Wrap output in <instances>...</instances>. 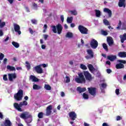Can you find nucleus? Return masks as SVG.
Listing matches in <instances>:
<instances>
[{
  "instance_id": "obj_1",
  "label": "nucleus",
  "mask_w": 126,
  "mask_h": 126,
  "mask_svg": "<svg viewBox=\"0 0 126 126\" xmlns=\"http://www.w3.org/2000/svg\"><path fill=\"white\" fill-rule=\"evenodd\" d=\"M27 105H28V102H27L26 100H24L23 102H20L19 104L18 103H14V107L16 110L19 111V112H22V108H21V107H22V106H27Z\"/></svg>"
},
{
  "instance_id": "obj_2",
  "label": "nucleus",
  "mask_w": 126,
  "mask_h": 126,
  "mask_svg": "<svg viewBox=\"0 0 126 126\" xmlns=\"http://www.w3.org/2000/svg\"><path fill=\"white\" fill-rule=\"evenodd\" d=\"M78 77H77L75 79V81L77 82V83H85L86 82V80H85V77H84V75L82 73H79L78 74Z\"/></svg>"
},
{
  "instance_id": "obj_3",
  "label": "nucleus",
  "mask_w": 126,
  "mask_h": 126,
  "mask_svg": "<svg viewBox=\"0 0 126 126\" xmlns=\"http://www.w3.org/2000/svg\"><path fill=\"white\" fill-rule=\"evenodd\" d=\"M23 97V90H19L17 93L15 94L14 95V98L17 101H21L22 98Z\"/></svg>"
},
{
  "instance_id": "obj_4",
  "label": "nucleus",
  "mask_w": 126,
  "mask_h": 126,
  "mask_svg": "<svg viewBox=\"0 0 126 126\" xmlns=\"http://www.w3.org/2000/svg\"><path fill=\"white\" fill-rule=\"evenodd\" d=\"M84 75L87 81H92L94 77H92V75L87 71H84Z\"/></svg>"
},
{
  "instance_id": "obj_5",
  "label": "nucleus",
  "mask_w": 126,
  "mask_h": 126,
  "mask_svg": "<svg viewBox=\"0 0 126 126\" xmlns=\"http://www.w3.org/2000/svg\"><path fill=\"white\" fill-rule=\"evenodd\" d=\"M78 30L79 31H80V33H81V34H88V29L83 26H79Z\"/></svg>"
},
{
  "instance_id": "obj_6",
  "label": "nucleus",
  "mask_w": 126,
  "mask_h": 126,
  "mask_svg": "<svg viewBox=\"0 0 126 126\" xmlns=\"http://www.w3.org/2000/svg\"><path fill=\"white\" fill-rule=\"evenodd\" d=\"M87 52L90 56H85L87 60H90V59H93V58H94V53H93V51H92V49H88Z\"/></svg>"
},
{
  "instance_id": "obj_7",
  "label": "nucleus",
  "mask_w": 126,
  "mask_h": 126,
  "mask_svg": "<svg viewBox=\"0 0 126 126\" xmlns=\"http://www.w3.org/2000/svg\"><path fill=\"white\" fill-rule=\"evenodd\" d=\"M89 93L92 95V96H96V92L97 91V89L94 87L88 88Z\"/></svg>"
},
{
  "instance_id": "obj_8",
  "label": "nucleus",
  "mask_w": 126,
  "mask_h": 126,
  "mask_svg": "<svg viewBox=\"0 0 126 126\" xmlns=\"http://www.w3.org/2000/svg\"><path fill=\"white\" fill-rule=\"evenodd\" d=\"M90 45L92 49H96V48L98 47V41L94 39H93L91 41Z\"/></svg>"
},
{
  "instance_id": "obj_9",
  "label": "nucleus",
  "mask_w": 126,
  "mask_h": 126,
  "mask_svg": "<svg viewBox=\"0 0 126 126\" xmlns=\"http://www.w3.org/2000/svg\"><path fill=\"white\" fill-rule=\"evenodd\" d=\"M20 117L21 119H23L24 120H26L27 119L31 118V116L29 115V113L27 112L22 113L20 115Z\"/></svg>"
},
{
  "instance_id": "obj_10",
  "label": "nucleus",
  "mask_w": 126,
  "mask_h": 126,
  "mask_svg": "<svg viewBox=\"0 0 126 126\" xmlns=\"http://www.w3.org/2000/svg\"><path fill=\"white\" fill-rule=\"evenodd\" d=\"M14 30L15 32L18 33L19 35H21V31H20V26L17 24H13Z\"/></svg>"
},
{
  "instance_id": "obj_11",
  "label": "nucleus",
  "mask_w": 126,
  "mask_h": 126,
  "mask_svg": "<svg viewBox=\"0 0 126 126\" xmlns=\"http://www.w3.org/2000/svg\"><path fill=\"white\" fill-rule=\"evenodd\" d=\"M69 117L71 121H75V119L77 118V115L74 111H72L68 114Z\"/></svg>"
},
{
  "instance_id": "obj_12",
  "label": "nucleus",
  "mask_w": 126,
  "mask_h": 126,
  "mask_svg": "<svg viewBox=\"0 0 126 126\" xmlns=\"http://www.w3.org/2000/svg\"><path fill=\"white\" fill-rule=\"evenodd\" d=\"M53 109V105H50L46 108V116H50L52 114V110Z\"/></svg>"
},
{
  "instance_id": "obj_13",
  "label": "nucleus",
  "mask_w": 126,
  "mask_h": 126,
  "mask_svg": "<svg viewBox=\"0 0 126 126\" xmlns=\"http://www.w3.org/2000/svg\"><path fill=\"white\" fill-rule=\"evenodd\" d=\"M35 70L37 73L41 74V73H43V69L41 68V65H38L34 67Z\"/></svg>"
},
{
  "instance_id": "obj_14",
  "label": "nucleus",
  "mask_w": 126,
  "mask_h": 126,
  "mask_svg": "<svg viewBox=\"0 0 126 126\" xmlns=\"http://www.w3.org/2000/svg\"><path fill=\"white\" fill-rule=\"evenodd\" d=\"M56 28L58 34L59 35L62 34V32H63V26H62V25L60 24H58L57 25H56Z\"/></svg>"
},
{
  "instance_id": "obj_15",
  "label": "nucleus",
  "mask_w": 126,
  "mask_h": 126,
  "mask_svg": "<svg viewBox=\"0 0 126 126\" xmlns=\"http://www.w3.org/2000/svg\"><path fill=\"white\" fill-rule=\"evenodd\" d=\"M8 75L9 81H13V79H15L17 77L16 74L15 73L8 74Z\"/></svg>"
},
{
  "instance_id": "obj_16",
  "label": "nucleus",
  "mask_w": 126,
  "mask_h": 126,
  "mask_svg": "<svg viewBox=\"0 0 126 126\" xmlns=\"http://www.w3.org/2000/svg\"><path fill=\"white\" fill-rule=\"evenodd\" d=\"M107 42L110 47L113 46V45L114 44V40L111 37H108L107 38Z\"/></svg>"
},
{
  "instance_id": "obj_17",
  "label": "nucleus",
  "mask_w": 126,
  "mask_h": 126,
  "mask_svg": "<svg viewBox=\"0 0 126 126\" xmlns=\"http://www.w3.org/2000/svg\"><path fill=\"white\" fill-rule=\"evenodd\" d=\"M118 6L119 7H126V0H119Z\"/></svg>"
},
{
  "instance_id": "obj_18",
  "label": "nucleus",
  "mask_w": 126,
  "mask_h": 126,
  "mask_svg": "<svg viewBox=\"0 0 126 126\" xmlns=\"http://www.w3.org/2000/svg\"><path fill=\"white\" fill-rule=\"evenodd\" d=\"M107 59H108V60L110 61V62H114V61L117 60V56L113 55L108 56H107Z\"/></svg>"
},
{
  "instance_id": "obj_19",
  "label": "nucleus",
  "mask_w": 126,
  "mask_h": 126,
  "mask_svg": "<svg viewBox=\"0 0 126 126\" xmlns=\"http://www.w3.org/2000/svg\"><path fill=\"white\" fill-rule=\"evenodd\" d=\"M104 12H107L108 14V17L109 18L112 17V11L108 8H105L104 9Z\"/></svg>"
},
{
  "instance_id": "obj_20",
  "label": "nucleus",
  "mask_w": 126,
  "mask_h": 126,
  "mask_svg": "<svg viewBox=\"0 0 126 126\" xmlns=\"http://www.w3.org/2000/svg\"><path fill=\"white\" fill-rule=\"evenodd\" d=\"M120 38L121 39V43H124L125 41L126 40V33H125L124 34H123V35H121L120 36Z\"/></svg>"
},
{
  "instance_id": "obj_21",
  "label": "nucleus",
  "mask_w": 126,
  "mask_h": 126,
  "mask_svg": "<svg viewBox=\"0 0 126 126\" xmlns=\"http://www.w3.org/2000/svg\"><path fill=\"white\" fill-rule=\"evenodd\" d=\"M116 68L117 69H121L122 68H125V65L123 63H119L116 65Z\"/></svg>"
},
{
  "instance_id": "obj_22",
  "label": "nucleus",
  "mask_w": 126,
  "mask_h": 126,
  "mask_svg": "<svg viewBox=\"0 0 126 126\" xmlns=\"http://www.w3.org/2000/svg\"><path fill=\"white\" fill-rule=\"evenodd\" d=\"M30 78L32 80L33 82H38V81H39V79H38V78L32 75L30 76Z\"/></svg>"
},
{
  "instance_id": "obj_23",
  "label": "nucleus",
  "mask_w": 126,
  "mask_h": 126,
  "mask_svg": "<svg viewBox=\"0 0 126 126\" xmlns=\"http://www.w3.org/2000/svg\"><path fill=\"white\" fill-rule=\"evenodd\" d=\"M77 91L79 92V93H82V92H85L86 91V88H81L80 87H78L77 88Z\"/></svg>"
},
{
  "instance_id": "obj_24",
  "label": "nucleus",
  "mask_w": 126,
  "mask_h": 126,
  "mask_svg": "<svg viewBox=\"0 0 126 126\" xmlns=\"http://www.w3.org/2000/svg\"><path fill=\"white\" fill-rule=\"evenodd\" d=\"M32 88L33 90H40V89H42V86L36 84H34L33 85Z\"/></svg>"
},
{
  "instance_id": "obj_25",
  "label": "nucleus",
  "mask_w": 126,
  "mask_h": 126,
  "mask_svg": "<svg viewBox=\"0 0 126 126\" xmlns=\"http://www.w3.org/2000/svg\"><path fill=\"white\" fill-rule=\"evenodd\" d=\"M3 125L4 126H11V122L9 120H5Z\"/></svg>"
},
{
  "instance_id": "obj_26",
  "label": "nucleus",
  "mask_w": 126,
  "mask_h": 126,
  "mask_svg": "<svg viewBox=\"0 0 126 126\" xmlns=\"http://www.w3.org/2000/svg\"><path fill=\"white\" fill-rule=\"evenodd\" d=\"M118 56L120 58H126V52H120L118 53Z\"/></svg>"
},
{
  "instance_id": "obj_27",
  "label": "nucleus",
  "mask_w": 126,
  "mask_h": 126,
  "mask_svg": "<svg viewBox=\"0 0 126 126\" xmlns=\"http://www.w3.org/2000/svg\"><path fill=\"white\" fill-rule=\"evenodd\" d=\"M7 69L10 70V71H15V70H16L15 67L9 65H7Z\"/></svg>"
},
{
  "instance_id": "obj_28",
  "label": "nucleus",
  "mask_w": 126,
  "mask_h": 126,
  "mask_svg": "<svg viewBox=\"0 0 126 126\" xmlns=\"http://www.w3.org/2000/svg\"><path fill=\"white\" fill-rule=\"evenodd\" d=\"M88 67L90 70V71H94L95 70V68L93 66V65L91 64H89L88 65Z\"/></svg>"
},
{
  "instance_id": "obj_29",
  "label": "nucleus",
  "mask_w": 126,
  "mask_h": 126,
  "mask_svg": "<svg viewBox=\"0 0 126 126\" xmlns=\"http://www.w3.org/2000/svg\"><path fill=\"white\" fill-rule=\"evenodd\" d=\"M94 11L96 17H100V16H101V11H100V10L95 9L94 10Z\"/></svg>"
},
{
  "instance_id": "obj_30",
  "label": "nucleus",
  "mask_w": 126,
  "mask_h": 126,
  "mask_svg": "<svg viewBox=\"0 0 126 126\" xmlns=\"http://www.w3.org/2000/svg\"><path fill=\"white\" fill-rule=\"evenodd\" d=\"M100 88L101 90H103V89H105L107 87V84L106 83H102L101 85H99Z\"/></svg>"
},
{
  "instance_id": "obj_31",
  "label": "nucleus",
  "mask_w": 126,
  "mask_h": 126,
  "mask_svg": "<svg viewBox=\"0 0 126 126\" xmlns=\"http://www.w3.org/2000/svg\"><path fill=\"white\" fill-rule=\"evenodd\" d=\"M51 28H52L53 33H57V26H51Z\"/></svg>"
},
{
  "instance_id": "obj_32",
  "label": "nucleus",
  "mask_w": 126,
  "mask_h": 126,
  "mask_svg": "<svg viewBox=\"0 0 126 126\" xmlns=\"http://www.w3.org/2000/svg\"><path fill=\"white\" fill-rule=\"evenodd\" d=\"M12 45H13V46H14V47H15V48H19V43L15 42V41H13L12 42Z\"/></svg>"
},
{
  "instance_id": "obj_33",
  "label": "nucleus",
  "mask_w": 126,
  "mask_h": 126,
  "mask_svg": "<svg viewBox=\"0 0 126 126\" xmlns=\"http://www.w3.org/2000/svg\"><path fill=\"white\" fill-rule=\"evenodd\" d=\"M26 66L28 70H29L31 68V65L30 64V63H29L28 62H26Z\"/></svg>"
},
{
  "instance_id": "obj_34",
  "label": "nucleus",
  "mask_w": 126,
  "mask_h": 126,
  "mask_svg": "<svg viewBox=\"0 0 126 126\" xmlns=\"http://www.w3.org/2000/svg\"><path fill=\"white\" fill-rule=\"evenodd\" d=\"M73 36V34H72V32H67L66 35V37L67 38H72Z\"/></svg>"
},
{
  "instance_id": "obj_35",
  "label": "nucleus",
  "mask_w": 126,
  "mask_h": 126,
  "mask_svg": "<svg viewBox=\"0 0 126 126\" xmlns=\"http://www.w3.org/2000/svg\"><path fill=\"white\" fill-rule=\"evenodd\" d=\"M102 47L103 49L106 51V52H108L109 51V49L108 48V46L106 43H103Z\"/></svg>"
},
{
  "instance_id": "obj_36",
  "label": "nucleus",
  "mask_w": 126,
  "mask_h": 126,
  "mask_svg": "<svg viewBox=\"0 0 126 126\" xmlns=\"http://www.w3.org/2000/svg\"><path fill=\"white\" fill-rule=\"evenodd\" d=\"M44 88L46 90H51L52 89V87L50 86L49 85L45 84L44 86Z\"/></svg>"
},
{
  "instance_id": "obj_37",
  "label": "nucleus",
  "mask_w": 126,
  "mask_h": 126,
  "mask_svg": "<svg viewBox=\"0 0 126 126\" xmlns=\"http://www.w3.org/2000/svg\"><path fill=\"white\" fill-rule=\"evenodd\" d=\"M73 19V18H72V17H68L67 18V23H72Z\"/></svg>"
},
{
  "instance_id": "obj_38",
  "label": "nucleus",
  "mask_w": 126,
  "mask_h": 126,
  "mask_svg": "<svg viewBox=\"0 0 126 126\" xmlns=\"http://www.w3.org/2000/svg\"><path fill=\"white\" fill-rule=\"evenodd\" d=\"M37 117L39 118V119H43L44 117V113H43V112H39Z\"/></svg>"
},
{
  "instance_id": "obj_39",
  "label": "nucleus",
  "mask_w": 126,
  "mask_h": 126,
  "mask_svg": "<svg viewBox=\"0 0 126 126\" xmlns=\"http://www.w3.org/2000/svg\"><path fill=\"white\" fill-rule=\"evenodd\" d=\"M69 12L72 15H76L77 14V11H76L75 10H70L69 11Z\"/></svg>"
},
{
  "instance_id": "obj_40",
  "label": "nucleus",
  "mask_w": 126,
  "mask_h": 126,
  "mask_svg": "<svg viewBox=\"0 0 126 126\" xmlns=\"http://www.w3.org/2000/svg\"><path fill=\"white\" fill-rule=\"evenodd\" d=\"M103 23L106 25V26H108L110 25V22H109V21H108L106 19H104L103 20Z\"/></svg>"
},
{
  "instance_id": "obj_41",
  "label": "nucleus",
  "mask_w": 126,
  "mask_h": 126,
  "mask_svg": "<svg viewBox=\"0 0 126 126\" xmlns=\"http://www.w3.org/2000/svg\"><path fill=\"white\" fill-rule=\"evenodd\" d=\"M80 67L82 69H83L84 70H86V69H87V67H86V65L83 64H81Z\"/></svg>"
},
{
  "instance_id": "obj_42",
  "label": "nucleus",
  "mask_w": 126,
  "mask_h": 126,
  "mask_svg": "<svg viewBox=\"0 0 126 126\" xmlns=\"http://www.w3.org/2000/svg\"><path fill=\"white\" fill-rule=\"evenodd\" d=\"M83 97L84 99H89V95L85 93L83 94Z\"/></svg>"
},
{
  "instance_id": "obj_43",
  "label": "nucleus",
  "mask_w": 126,
  "mask_h": 126,
  "mask_svg": "<svg viewBox=\"0 0 126 126\" xmlns=\"http://www.w3.org/2000/svg\"><path fill=\"white\" fill-rule=\"evenodd\" d=\"M66 83H69L70 82V78L69 76H66Z\"/></svg>"
},
{
  "instance_id": "obj_44",
  "label": "nucleus",
  "mask_w": 126,
  "mask_h": 126,
  "mask_svg": "<svg viewBox=\"0 0 126 126\" xmlns=\"http://www.w3.org/2000/svg\"><path fill=\"white\" fill-rule=\"evenodd\" d=\"M44 30L43 31V33H46V31L47 30V28H48V26L46 24H45L43 26Z\"/></svg>"
},
{
  "instance_id": "obj_45",
  "label": "nucleus",
  "mask_w": 126,
  "mask_h": 126,
  "mask_svg": "<svg viewBox=\"0 0 126 126\" xmlns=\"http://www.w3.org/2000/svg\"><path fill=\"white\" fill-rule=\"evenodd\" d=\"M3 80L4 81H7L8 79H7V75L5 74L3 76Z\"/></svg>"
},
{
  "instance_id": "obj_46",
  "label": "nucleus",
  "mask_w": 126,
  "mask_h": 126,
  "mask_svg": "<svg viewBox=\"0 0 126 126\" xmlns=\"http://www.w3.org/2000/svg\"><path fill=\"white\" fill-rule=\"evenodd\" d=\"M4 58V55L1 53H0V61H2Z\"/></svg>"
},
{
  "instance_id": "obj_47",
  "label": "nucleus",
  "mask_w": 126,
  "mask_h": 126,
  "mask_svg": "<svg viewBox=\"0 0 126 126\" xmlns=\"http://www.w3.org/2000/svg\"><path fill=\"white\" fill-rule=\"evenodd\" d=\"M119 63H124V64H126V60H118Z\"/></svg>"
},
{
  "instance_id": "obj_48",
  "label": "nucleus",
  "mask_w": 126,
  "mask_h": 126,
  "mask_svg": "<svg viewBox=\"0 0 126 126\" xmlns=\"http://www.w3.org/2000/svg\"><path fill=\"white\" fill-rule=\"evenodd\" d=\"M121 26H122V21H119V23H118L117 29H120Z\"/></svg>"
},
{
  "instance_id": "obj_49",
  "label": "nucleus",
  "mask_w": 126,
  "mask_h": 126,
  "mask_svg": "<svg viewBox=\"0 0 126 126\" xmlns=\"http://www.w3.org/2000/svg\"><path fill=\"white\" fill-rule=\"evenodd\" d=\"M5 26V22H3L0 23V28H3V27Z\"/></svg>"
},
{
  "instance_id": "obj_50",
  "label": "nucleus",
  "mask_w": 126,
  "mask_h": 126,
  "mask_svg": "<svg viewBox=\"0 0 126 126\" xmlns=\"http://www.w3.org/2000/svg\"><path fill=\"white\" fill-rule=\"evenodd\" d=\"M31 22L32 24H37V20H36L35 19H32L31 20Z\"/></svg>"
},
{
  "instance_id": "obj_51",
  "label": "nucleus",
  "mask_w": 126,
  "mask_h": 126,
  "mask_svg": "<svg viewBox=\"0 0 126 126\" xmlns=\"http://www.w3.org/2000/svg\"><path fill=\"white\" fill-rule=\"evenodd\" d=\"M102 35H104V36H107L108 35V32L105 31H103L102 32Z\"/></svg>"
},
{
  "instance_id": "obj_52",
  "label": "nucleus",
  "mask_w": 126,
  "mask_h": 126,
  "mask_svg": "<svg viewBox=\"0 0 126 126\" xmlns=\"http://www.w3.org/2000/svg\"><path fill=\"white\" fill-rule=\"evenodd\" d=\"M115 93L116 95H119L120 94V89H117L115 91Z\"/></svg>"
},
{
  "instance_id": "obj_53",
  "label": "nucleus",
  "mask_w": 126,
  "mask_h": 126,
  "mask_svg": "<svg viewBox=\"0 0 126 126\" xmlns=\"http://www.w3.org/2000/svg\"><path fill=\"white\" fill-rule=\"evenodd\" d=\"M122 120V117L120 116H118L116 117V121H121Z\"/></svg>"
},
{
  "instance_id": "obj_54",
  "label": "nucleus",
  "mask_w": 126,
  "mask_h": 126,
  "mask_svg": "<svg viewBox=\"0 0 126 126\" xmlns=\"http://www.w3.org/2000/svg\"><path fill=\"white\" fill-rule=\"evenodd\" d=\"M43 37H44V40H47V39H48V37H49V35H48L47 34H43Z\"/></svg>"
},
{
  "instance_id": "obj_55",
  "label": "nucleus",
  "mask_w": 126,
  "mask_h": 126,
  "mask_svg": "<svg viewBox=\"0 0 126 126\" xmlns=\"http://www.w3.org/2000/svg\"><path fill=\"white\" fill-rule=\"evenodd\" d=\"M3 63L4 64H6V63H7V59L4 58L3 61Z\"/></svg>"
},
{
  "instance_id": "obj_56",
  "label": "nucleus",
  "mask_w": 126,
  "mask_h": 126,
  "mask_svg": "<svg viewBox=\"0 0 126 126\" xmlns=\"http://www.w3.org/2000/svg\"><path fill=\"white\" fill-rule=\"evenodd\" d=\"M29 32H30V33L32 35H33V33H34V32H33V30H32V29L30 28V29H29Z\"/></svg>"
},
{
  "instance_id": "obj_57",
  "label": "nucleus",
  "mask_w": 126,
  "mask_h": 126,
  "mask_svg": "<svg viewBox=\"0 0 126 126\" xmlns=\"http://www.w3.org/2000/svg\"><path fill=\"white\" fill-rule=\"evenodd\" d=\"M61 20L62 21V22H63L64 20V18L63 17V15H61L60 17Z\"/></svg>"
},
{
  "instance_id": "obj_58",
  "label": "nucleus",
  "mask_w": 126,
  "mask_h": 126,
  "mask_svg": "<svg viewBox=\"0 0 126 126\" xmlns=\"http://www.w3.org/2000/svg\"><path fill=\"white\" fill-rule=\"evenodd\" d=\"M106 72L110 74L111 72H112V70L111 69H106Z\"/></svg>"
},
{
  "instance_id": "obj_59",
  "label": "nucleus",
  "mask_w": 126,
  "mask_h": 126,
  "mask_svg": "<svg viewBox=\"0 0 126 126\" xmlns=\"http://www.w3.org/2000/svg\"><path fill=\"white\" fill-rule=\"evenodd\" d=\"M32 6H33V7H35V8H37V7H38L36 3H32Z\"/></svg>"
},
{
  "instance_id": "obj_60",
  "label": "nucleus",
  "mask_w": 126,
  "mask_h": 126,
  "mask_svg": "<svg viewBox=\"0 0 126 126\" xmlns=\"http://www.w3.org/2000/svg\"><path fill=\"white\" fill-rule=\"evenodd\" d=\"M25 9H26L27 12H30V10L29 9V8L28 7H25Z\"/></svg>"
},
{
  "instance_id": "obj_61",
  "label": "nucleus",
  "mask_w": 126,
  "mask_h": 126,
  "mask_svg": "<svg viewBox=\"0 0 126 126\" xmlns=\"http://www.w3.org/2000/svg\"><path fill=\"white\" fill-rule=\"evenodd\" d=\"M41 48L42 49V50H45V49H46V45L42 44L41 45Z\"/></svg>"
},
{
  "instance_id": "obj_62",
  "label": "nucleus",
  "mask_w": 126,
  "mask_h": 126,
  "mask_svg": "<svg viewBox=\"0 0 126 126\" xmlns=\"http://www.w3.org/2000/svg\"><path fill=\"white\" fill-rule=\"evenodd\" d=\"M1 36H3V32H2V31H0V37H1Z\"/></svg>"
},
{
  "instance_id": "obj_63",
  "label": "nucleus",
  "mask_w": 126,
  "mask_h": 126,
  "mask_svg": "<svg viewBox=\"0 0 126 126\" xmlns=\"http://www.w3.org/2000/svg\"><path fill=\"white\" fill-rule=\"evenodd\" d=\"M70 27L72 28H73V27H75V24H73V23H72L70 24Z\"/></svg>"
},
{
  "instance_id": "obj_64",
  "label": "nucleus",
  "mask_w": 126,
  "mask_h": 126,
  "mask_svg": "<svg viewBox=\"0 0 126 126\" xmlns=\"http://www.w3.org/2000/svg\"><path fill=\"white\" fill-rule=\"evenodd\" d=\"M102 126H109V125L106 123H104L102 124Z\"/></svg>"
}]
</instances>
